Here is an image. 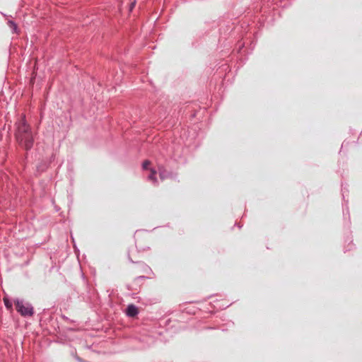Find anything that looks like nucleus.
I'll list each match as a JSON object with an SVG mask.
<instances>
[{
	"instance_id": "39448f33",
	"label": "nucleus",
	"mask_w": 362,
	"mask_h": 362,
	"mask_svg": "<svg viewBox=\"0 0 362 362\" xmlns=\"http://www.w3.org/2000/svg\"><path fill=\"white\" fill-rule=\"evenodd\" d=\"M7 23L8 27L11 29L13 33H18L19 30L18 25L14 21L9 20Z\"/></svg>"
},
{
	"instance_id": "7ed1b4c3",
	"label": "nucleus",
	"mask_w": 362,
	"mask_h": 362,
	"mask_svg": "<svg viewBox=\"0 0 362 362\" xmlns=\"http://www.w3.org/2000/svg\"><path fill=\"white\" fill-rule=\"evenodd\" d=\"M138 314H139V310L136 305H134L133 304H130V305H127V307L126 308V315L128 317H134L136 316Z\"/></svg>"
},
{
	"instance_id": "4468645a",
	"label": "nucleus",
	"mask_w": 362,
	"mask_h": 362,
	"mask_svg": "<svg viewBox=\"0 0 362 362\" xmlns=\"http://www.w3.org/2000/svg\"><path fill=\"white\" fill-rule=\"evenodd\" d=\"M54 208L57 211H59L60 210V208L57 206H55Z\"/></svg>"
},
{
	"instance_id": "6e6552de",
	"label": "nucleus",
	"mask_w": 362,
	"mask_h": 362,
	"mask_svg": "<svg viewBox=\"0 0 362 362\" xmlns=\"http://www.w3.org/2000/svg\"><path fill=\"white\" fill-rule=\"evenodd\" d=\"M150 165V161L149 160H145L142 163V168L144 170H147L148 169V166Z\"/></svg>"
},
{
	"instance_id": "1a4fd4ad",
	"label": "nucleus",
	"mask_w": 362,
	"mask_h": 362,
	"mask_svg": "<svg viewBox=\"0 0 362 362\" xmlns=\"http://www.w3.org/2000/svg\"><path fill=\"white\" fill-rule=\"evenodd\" d=\"M244 45H245L244 42L238 43V47H236V49H238V52H240V50L243 49Z\"/></svg>"
},
{
	"instance_id": "9d476101",
	"label": "nucleus",
	"mask_w": 362,
	"mask_h": 362,
	"mask_svg": "<svg viewBox=\"0 0 362 362\" xmlns=\"http://www.w3.org/2000/svg\"><path fill=\"white\" fill-rule=\"evenodd\" d=\"M343 214H344V216H346V214H347V215L349 216V209H346V210H344Z\"/></svg>"
},
{
	"instance_id": "423d86ee",
	"label": "nucleus",
	"mask_w": 362,
	"mask_h": 362,
	"mask_svg": "<svg viewBox=\"0 0 362 362\" xmlns=\"http://www.w3.org/2000/svg\"><path fill=\"white\" fill-rule=\"evenodd\" d=\"M148 180L152 182L153 184L157 182L156 179V171L155 170L151 169L150 174L147 177Z\"/></svg>"
},
{
	"instance_id": "0eeeda50",
	"label": "nucleus",
	"mask_w": 362,
	"mask_h": 362,
	"mask_svg": "<svg viewBox=\"0 0 362 362\" xmlns=\"http://www.w3.org/2000/svg\"><path fill=\"white\" fill-rule=\"evenodd\" d=\"M4 305L7 310H12L13 308V303L8 298H4Z\"/></svg>"
},
{
	"instance_id": "dca6fc26",
	"label": "nucleus",
	"mask_w": 362,
	"mask_h": 362,
	"mask_svg": "<svg viewBox=\"0 0 362 362\" xmlns=\"http://www.w3.org/2000/svg\"><path fill=\"white\" fill-rule=\"evenodd\" d=\"M71 240H72L73 243H75V242H74V238H73V237H71ZM74 247L76 248V245H75V243H74Z\"/></svg>"
},
{
	"instance_id": "2eb2a0df",
	"label": "nucleus",
	"mask_w": 362,
	"mask_h": 362,
	"mask_svg": "<svg viewBox=\"0 0 362 362\" xmlns=\"http://www.w3.org/2000/svg\"><path fill=\"white\" fill-rule=\"evenodd\" d=\"M129 260L130 262L132 263H136L134 261H133L129 257Z\"/></svg>"
},
{
	"instance_id": "f03ea898",
	"label": "nucleus",
	"mask_w": 362,
	"mask_h": 362,
	"mask_svg": "<svg viewBox=\"0 0 362 362\" xmlns=\"http://www.w3.org/2000/svg\"><path fill=\"white\" fill-rule=\"evenodd\" d=\"M13 303L16 311L24 317H31L34 315V308L32 304L24 299L15 298Z\"/></svg>"
},
{
	"instance_id": "ddd939ff",
	"label": "nucleus",
	"mask_w": 362,
	"mask_h": 362,
	"mask_svg": "<svg viewBox=\"0 0 362 362\" xmlns=\"http://www.w3.org/2000/svg\"><path fill=\"white\" fill-rule=\"evenodd\" d=\"M346 146V142H345V141H344V142L342 143V144H341V148H344V147H345Z\"/></svg>"
},
{
	"instance_id": "20e7f679",
	"label": "nucleus",
	"mask_w": 362,
	"mask_h": 362,
	"mask_svg": "<svg viewBox=\"0 0 362 362\" xmlns=\"http://www.w3.org/2000/svg\"><path fill=\"white\" fill-rule=\"evenodd\" d=\"M159 176L161 180H165L169 177H173V174L163 168H159Z\"/></svg>"
},
{
	"instance_id": "f3484780",
	"label": "nucleus",
	"mask_w": 362,
	"mask_h": 362,
	"mask_svg": "<svg viewBox=\"0 0 362 362\" xmlns=\"http://www.w3.org/2000/svg\"><path fill=\"white\" fill-rule=\"evenodd\" d=\"M145 267H146L148 270L151 271V268H149L147 265H145Z\"/></svg>"
},
{
	"instance_id": "f8f14e48",
	"label": "nucleus",
	"mask_w": 362,
	"mask_h": 362,
	"mask_svg": "<svg viewBox=\"0 0 362 362\" xmlns=\"http://www.w3.org/2000/svg\"><path fill=\"white\" fill-rule=\"evenodd\" d=\"M135 4H136L135 1L131 4V5H130V10H132L134 7Z\"/></svg>"
},
{
	"instance_id": "f257e3e1",
	"label": "nucleus",
	"mask_w": 362,
	"mask_h": 362,
	"mask_svg": "<svg viewBox=\"0 0 362 362\" xmlns=\"http://www.w3.org/2000/svg\"><path fill=\"white\" fill-rule=\"evenodd\" d=\"M15 137L18 145L25 151H30L34 144V136L30 126L25 119V115L22 116L16 122Z\"/></svg>"
},
{
	"instance_id": "9b49d317",
	"label": "nucleus",
	"mask_w": 362,
	"mask_h": 362,
	"mask_svg": "<svg viewBox=\"0 0 362 362\" xmlns=\"http://www.w3.org/2000/svg\"><path fill=\"white\" fill-rule=\"evenodd\" d=\"M147 277L145 276H137L135 279L136 280H139V279H146Z\"/></svg>"
}]
</instances>
